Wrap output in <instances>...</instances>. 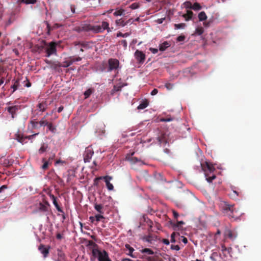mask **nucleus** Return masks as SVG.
Instances as JSON below:
<instances>
[{"instance_id": "obj_1", "label": "nucleus", "mask_w": 261, "mask_h": 261, "mask_svg": "<svg viewBox=\"0 0 261 261\" xmlns=\"http://www.w3.org/2000/svg\"><path fill=\"white\" fill-rule=\"evenodd\" d=\"M82 29L85 32L91 31L94 33H100L103 32L105 30H107L108 32H111L109 28V24L106 21H102L101 25H92L90 24H85Z\"/></svg>"}, {"instance_id": "obj_2", "label": "nucleus", "mask_w": 261, "mask_h": 261, "mask_svg": "<svg viewBox=\"0 0 261 261\" xmlns=\"http://www.w3.org/2000/svg\"><path fill=\"white\" fill-rule=\"evenodd\" d=\"M202 169L204 172L206 179L208 182H212L216 178V175L213 173L215 168L213 165L208 162H205L201 164Z\"/></svg>"}, {"instance_id": "obj_3", "label": "nucleus", "mask_w": 261, "mask_h": 261, "mask_svg": "<svg viewBox=\"0 0 261 261\" xmlns=\"http://www.w3.org/2000/svg\"><path fill=\"white\" fill-rule=\"evenodd\" d=\"M119 61L116 59L111 58L108 60V71L117 70L119 67Z\"/></svg>"}, {"instance_id": "obj_4", "label": "nucleus", "mask_w": 261, "mask_h": 261, "mask_svg": "<svg viewBox=\"0 0 261 261\" xmlns=\"http://www.w3.org/2000/svg\"><path fill=\"white\" fill-rule=\"evenodd\" d=\"M57 43L55 42H51L46 45V56L49 57L50 55L56 54Z\"/></svg>"}, {"instance_id": "obj_5", "label": "nucleus", "mask_w": 261, "mask_h": 261, "mask_svg": "<svg viewBox=\"0 0 261 261\" xmlns=\"http://www.w3.org/2000/svg\"><path fill=\"white\" fill-rule=\"evenodd\" d=\"M103 179L106 185V187L109 191H112L114 190V186L110 182V180L112 179V177L108 175L105 176H100L95 179V181L99 179Z\"/></svg>"}, {"instance_id": "obj_6", "label": "nucleus", "mask_w": 261, "mask_h": 261, "mask_svg": "<svg viewBox=\"0 0 261 261\" xmlns=\"http://www.w3.org/2000/svg\"><path fill=\"white\" fill-rule=\"evenodd\" d=\"M38 133H36L30 136L24 137L23 135L20 134L16 135L15 139L19 142L23 143L25 139H31L35 136L37 135Z\"/></svg>"}, {"instance_id": "obj_7", "label": "nucleus", "mask_w": 261, "mask_h": 261, "mask_svg": "<svg viewBox=\"0 0 261 261\" xmlns=\"http://www.w3.org/2000/svg\"><path fill=\"white\" fill-rule=\"evenodd\" d=\"M98 261H112L109 256L108 253L105 250L100 253L98 256Z\"/></svg>"}, {"instance_id": "obj_8", "label": "nucleus", "mask_w": 261, "mask_h": 261, "mask_svg": "<svg viewBox=\"0 0 261 261\" xmlns=\"http://www.w3.org/2000/svg\"><path fill=\"white\" fill-rule=\"evenodd\" d=\"M135 57L139 63H143L145 59V55L142 51L137 50L135 53Z\"/></svg>"}, {"instance_id": "obj_9", "label": "nucleus", "mask_w": 261, "mask_h": 261, "mask_svg": "<svg viewBox=\"0 0 261 261\" xmlns=\"http://www.w3.org/2000/svg\"><path fill=\"white\" fill-rule=\"evenodd\" d=\"M233 205L228 204L226 202H224L222 207L223 213L226 215H228L229 212L232 213V211L234 209Z\"/></svg>"}, {"instance_id": "obj_10", "label": "nucleus", "mask_w": 261, "mask_h": 261, "mask_svg": "<svg viewBox=\"0 0 261 261\" xmlns=\"http://www.w3.org/2000/svg\"><path fill=\"white\" fill-rule=\"evenodd\" d=\"M50 247L48 246L46 247L43 244H40L38 247L40 252L43 254L44 257H46L49 254V250Z\"/></svg>"}, {"instance_id": "obj_11", "label": "nucleus", "mask_w": 261, "mask_h": 261, "mask_svg": "<svg viewBox=\"0 0 261 261\" xmlns=\"http://www.w3.org/2000/svg\"><path fill=\"white\" fill-rule=\"evenodd\" d=\"M19 106H13L7 108L8 112L11 115L12 118H14L17 111L18 110Z\"/></svg>"}, {"instance_id": "obj_12", "label": "nucleus", "mask_w": 261, "mask_h": 261, "mask_svg": "<svg viewBox=\"0 0 261 261\" xmlns=\"http://www.w3.org/2000/svg\"><path fill=\"white\" fill-rule=\"evenodd\" d=\"M93 153H94V152L92 150H91L90 149H87L85 151V153L84 154V162H89Z\"/></svg>"}, {"instance_id": "obj_13", "label": "nucleus", "mask_w": 261, "mask_h": 261, "mask_svg": "<svg viewBox=\"0 0 261 261\" xmlns=\"http://www.w3.org/2000/svg\"><path fill=\"white\" fill-rule=\"evenodd\" d=\"M50 198L51 200H53V202L58 212L61 213H64L63 210L62 208L59 206L57 201V198L54 195H50Z\"/></svg>"}, {"instance_id": "obj_14", "label": "nucleus", "mask_w": 261, "mask_h": 261, "mask_svg": "<svg viewBox=\"0 0 261 261\" xmlns=\"http://www.w3.org/2000/svg\"><path fill=\"white\" fill-rule=\"evenodd\" d=\"M125 249L128 251V253H126V254L127 255H129V256H131L133 258H136V256L133 253V252L135 250L134 249L133 247H132L128 244H126L125 245Z\"/></svg>"}, {"instance_id": "obj_15", "label": "nucleus", "mask_w": 261, "mask_h": 261, "mask_svg": "<svg viewBox=\"0 0 261 261\" xmlns=\"http://www.w3.org/2000/svg\"><path fill=\"white\" fill-rule=\"evenodd\" d=\"M125 85L124 84H122L121 83H118V84L114 85L113 89L111 91V94H113L115 92L120 91L121 90L122 87H123Z\"/></svg>"}, {"instance_id": "obj_16", "label": "nucleus", "mask_w": 261, "mask_h": 261, "mask_svg": "<svg viewBox=\"0 0 261 261\" xmlns=\"http://www.w3.org/2000/svg\"><path fill=\"white\" fill-rule=\"evenodd\" d=\"M230 218L234 219L235 220L239 219L240 215L237 214V210L234 208L232 211V213L229 212L227 215Z\"/></svg>"}, {"instance_id": "obj_17", "label": "nucleus", "mask_w": 261, "mask_h": 261, "mask_svg": "<svg viewBox=\"0 0 261 261\" xmlns=\"http://www.w3.org/2000/svg\"><path fill=\"white\" fill-rule=\"evenodd\" d=\"M193 15V13L191 10H187L186 14H184L182 17H184L186 21H188L192 19Z\"/></svg>"}, {"instance_id": "obj_18", "label": "nucleus", "mask_w": 261, "mask_h": 261, "mask_svg": "<svg viewBox=\"0 0 261 261\" xmlns=\"http://www.w3.org/2000/svg\"><path fill=\"white\" fill-rule=\"evenodd\" d=\"M38 209L42 212L48 213L49 212V208H48V206L43 203H39Z\"/></svg>"}, {"instance_id": "obj_19", "label": "nucleus", "mask_w": 261, "mask_h": 261, "mask_svg": "<svg viewBox=\"0 0 261 261\" xmlns=\"http://www.w3.org/2000/svg\"><path fill=\"white\" fill-rule=\"evenodd\" d=\"M225 235L231 240H234L237 237V234L233 232L231 230L228 229L225 231Z\"/></svg>"}, {"instance_id": "obj_20", "label": "nucleus", "mask_w": 261, "mask_h": 261, "mask_svg": "<svg viewBox=\"0 0 261 261\" xmlns=\"http://www.w3.org/2000/svg\"><path fill=\"white\" fill-rule=\"evenodd\" d=\"M170 46V43L168 41H165L159 45V49L160 51H165L168 47Z\"/></svg>"}, {"instance_id": "obj_21", "label": "nucleus", "mask_w": 261, "mask_h": 261, "mask_svg": "<svg viewBox=\"0 0 261 261\" xmlns=\"http://www.w3.org/2000/svg\"><path fill=\"white\" fill-rule=\"evenodd\" d=\"M158 140L160 144H166L167 142L166 136L164 134H162L159 136Z\"/></svg>"}, {"instance_id": "obj_22", "label": "nucleus", "mask_w": 261, "mask_h": 261, "mask_svg": "<svg viewBox=\"0 0 261 261\" xmlns=\"http://www.w3.org/2000/svg\"><path fill=\"white\" fill-rule=\"evenodd\" d=\"M37 107L40 111L44 112L47 108V103L46 101H42L38 105Z\"/></svg>"}, {"instance_id": "obj_23", "label": "nucleus", "mask_w": 261, "mask_h": 261, "mask_svg": "<svg viewBox=\"0 0 261 261\" xmlns=\"http://www.w3.org/2000/svg\"><path fill=\"white\" fill-rule=\"evenodd\" d=\"M73 63V61H66L63 62L62 64L59 65V67L66 68L71 65Z\"/></svg>"}, {"instance_id": "obj_24", "label": "nucleus", "mask_w": 261, "mask_h": 261, "mask_svg": "<svg viewBox=\"0 0 261 261\" xmlns=\"http://www.w3.org/2000/svg\"><path fill=\"white\" fill-rule=\"evenodd\" d=\"M198 17L200 21L205 20L207 19V16L204 11H202L198 14Z\"/></svg>"}, {"instance_id": "obj_25", "label": "nucleus", "mask_w": 261, "mask_h": 261, "mask_svg": "<svg viewBox=\"0 0 261 261\" xmlns=\"http://www.w3.org/2000/svg\"><path fill=\"white\" fill-rule=\"evenodd\" d=\"M94 91V90L93 88H89L86 90L84 93L85 99L88 98Z\"/></svg>"}, {"instance_id": "obj_26", "label": "nucleus", "mask_w": 261, "mask_h": 261, "mask_svg": "<svg viewBox=\"0 0 261 261\" xmlns=\"http://www.w3.org/2000/svg\"><path fill=\"white\" fill-rule=\"evenodd\" d=\"M148 103L147 100L143 101L138 106L137 108L139 110L144 109L148 106Z\"/></svg>"}, {"instance_id": "obj_27", "label": "nucleus", "mask_w": 261, "mask_h": 261, "mask_svg": "<svg viewBox=\"0 0 261 261\" xmlns=\"http://www.w3.org/2000/svg\"><path fill=\"white\" fill-rule=\"evenodd\" d=\"M187 25L185 23H175L174 24V29L175 30L177 29H184L186 27Z\"/></svg>"}, {"instance_id": "obj_28", "label": "nucleus", "mask_w": 261, "mask_h": 261, "mask_svg": "<svg viewBox=\"0 0 261 261\" xmlns=\"http://www.w3.org/2000/svg\"><path fill=\"white\" fill-rule=\"evenodd\" d=\"M140 252L142 253H147L149 255H153L154 253L151 249L147 248L141 250Z\"/></svg>"}, {"instance_id": "obj_29", "label": "nucleus", "mask_w": 261, "mask_h": 261, "mask_svg": "<svg viewBox=\"0 0 261 261\" xmlns=\"http://www.w3.org/2000/svg\"><path fill=\"white\" fill-rule=\"evenodd\" d=\"M184 224L185 222L182 221H177L176 223L171 222V224L174 229H175V228L179 227L181 226V225Z\"/></svg>"}, {"instance_id": "obj_30", "label": "nucleus", "mask_w": 261, "mask_h": 261, "mask_svg": "<svg viewBox=\"0 0 261 261\" xmlns=\"http://www.w3.org/2000/svg\"><path fill=\"white\" fill-rule=\"evenodd\" d=\"M94 208L100 214L103 213V212L102 211L103 206L101 204H95Z\"/></svg>"}, {"instance_id": "obj_31", "label": "nucleus", "mask_w": 261, "mask_h": 261, "mask_svg": "<svg viewBox=\"0 0 261 261\" xmlns=\"http://www.w3.org/2000/svg\"><path fill=\"white\" fill-rule=\"evenodd\" d=\"M124 10L123 9H117L114 13V15L115 16H121L123 15Z\"/></svg>"}, {"instance_id": "obj_32", "label": "nucleus", "mask_w": 261, "mask_h": 261, "mask_svg": "<svg viewBox=\"0 0 261 261\" xmlns=\"http://www.w3.org/2000/svg\"><path fill=\"white\" fill-rule=\"evenodd\" d=\"M128 160L133 164L137 163L138 162H141V160L140 159H139L137 157L135 156H130Z\"/></svg>"}, {"instance_id": "obj_33", "label": "nucleus", "mask_w": 261, "mask_h": 261, "mask_svg": "<svg viewBox=\"0 0 261 261\" xmlns=\"http://www.w3.org/2000/svg\"><path fill=\"white\" fill-rule=\"evenodd\" d=\"M30 123L32 125V129L38 128L40 127L39 126V123L38 121H35L34 120H32L30 122Z\"/></svg>"}, {"instance_id": "obj_34", "label": "nucleus", "mask_w": 261, "mask_h": 261, "mask_svg": "<svg viewBox=\"0 0 261 261\" xmlns=\"http://www.w3.org/2000/svg\"><path fill=\"white\" fill-rule=\"evenodd\" d=\"M116 23L117 25L121 27H124L127 24V23L124 22V20L121 18L116 20Z\"/></svg>"}, {"instance_id": "obj_35", "label": "nucleus", "mask_w": 261, "mask_h": 261, "mask_svg": "<svg viewBox=\"0 0 261 261\" xmlns=\"http://www.w3.org/2000/svg\"><path fill=\"white\" fill-rule=\"evenodd\" d=\"M201 8L202 7L197 2L194 3L192 6V9L195 11L199 10L201 9Z\"/></svg>"}, {"instance_id": "obj_36", "label": "nucleus", "mask_w": 261, "mask_h": 261, "mask_svg": "<svg viewBox=\"0 0 261 261\" xmlns=\"http://www.w3.org/2000/svg\"><path fill=\"white\" fill-rule=\"evenodd\" d=\"M47 147V145L45 144H42L41 147L39 149V153L41 154L44 152L46 150Z\"/></svg>"}, {"instance_id": "obj_37", "label": "nucleus", "mask_w": 261, "mask_h": 261, "mask_svg": "<svg viewBox=\"0 0 261 261\" xmlns=\"http://www.w3.org/2000/svg\"><path fill=\"white\" fill-rule=\"evenodd\" d=\"M57 251L58 257H60L61 259L64 260L65 259V254L61 250L58 249Z\"/></svg>"}, {"instance_id": "obj_38", "label": "nucleus", "mask_w": 261, "mask_h": 261, "mask_svg": "<svg viewBox=\"0 0 261 261\" xmlns=\"http://www.w3.org/2000/svg\"><path fill=\"white\" fill-rule=\"evenodd\" d=\"M42 162H43V164L42 166V169L43 170L47 169L48 167V164H49L48 162L46 161L44 158H43L42 159Z\"/></svg>"}, {"instance_id": "obj_39", "label": "nucleus", "mask_w": 261, "mask_h": 261, "mask_svg": "<svg viewBox=\"0 0 261 261\" xmlns=\"http://www.w3.org/2000/svg\"><path fill=\"white\" fill-rule=\"evenodd\" d=\"M204 30L202 27H198L196 29L195 33L198 35H200L203 34Z\"/></svg>"}, {"instance_id": "obj_40", "label": "nucleus", "mask_w": 261, "mask_h": 261, "mask_svg": "<svg viewBox=\"0 0 261 261\" xmlns=\"http://www.w3.org/2000/svg\"><path fill=\"white\" fill-rule=\"evenodd\" d=\"M19 82L18 81H16L14 84L11 86V88L13 89V92H14L15 91H16L17 88H18V87L19 86Z\"/></svg>"}, {"instance_id": "obj_41", "label": "nucleus", "mask_w": 261, "mask_h": 261, "mask_svg": "<svg viewBox=\"0 0 261 261\" xmlns=\"http://www.w3.org/2000/svg\"><path fill=\"white\" fill-rule=\"evenodd\" d=\"M184 5L185 8L186 9H192V3L189 1H187L184 3Z\"/></svg>"}, {"instance_id": "obj_42", "label": "nucleus", "mask_w": 261, "mask_h": 261, "mask_svg": "<svg viewBox=\"0 0 261 261\" xmlns=\"http://www.w3.org/2000/svg\"><path fill=\"white\" fill-rule=\"evenodd\" d=\"M101 252L102 251H101L100 250H99L98 249L94 248L92 249V254L93 256H96L97 255L98 256L99 255L100 253H101Z\"/></svg>"}, {"instance_id": "obj_43", "label": "nucleus", "mask_w": 261, "mask_h": 261, "mask_svg": "<svg viewBox=\"0 0 261 261\" xmlns=\"http://www.w3.org/2000/svg\"><path fill=\"white\" fill-rule=\"evenodd\" d=\"M39 123V126H46L48 124V122L45 120L44 118H43L42 120H41L40 121L38 122Z\"/></svg>"}, {"instance_id": "obj_44", "label": "nucleus", "mask_w": 261, "mask_h": 261, "mask_svg": "<svg viewBox=\"0 0 261 261\" xmlns=\"http://www.w3.org/2000/svg\"><path fill=\"white\" fill-rule=\"evenodd\" d=\"M165 87L168 90H172L174 87V85L171 83H167L165 84Z\"/></svg>"}, {"instance_id": "obj_45", "label": "nucleus", "mask_w": 261, "mask_h": 261, "mask_svg": "<svg viewBox=\"0 0 261 261\" xmlns=\"http://www.w3.org/2000/svg\"><path fill=\"white\" fill-rule=\"evenodd\" d=\"M48 127V129L53 132V133H55V130H56V128L55 127H54L52 125V124L51 123H48V124L46 125Z\"/></svg>"}, {"instance_id": "obj_46", "label": "nucleus", "mask_w": 261, "mask_h": 261, "mask_svg": "<svg viewBox=\"0 0 261 261\" xmlns=\"http://www.w3.org/2000/svg\"><path fill=\"white\" fill-rule=\"evenodd\" d=\"M82 47L85 48H90L91 47L90 46L89 42H83L81 44Z\"/></svg>"}, {"instance_id": "obj_47", "label": "nucleus", "mask_w": 261, "mask_h": 261, "mask_svg": "<svg viewBox=\"0 0 261 261\" xmlns=\"http://www.w3.org/2000/svg\"><path fill=\"white\" fill-rule=\"evenodd\" d=\"M129 35V34L128 33H126L124 34L122 33L121 32H119L117 34V37H126Z\"/></svg>"}, {"instance_id": "obj_48", "label": "nucleus", "mask_w": 261, "mask_h": 261, "mask_svg": "<svg viewBox=\"0 0 261 261\" xmlns=\"http://www.w3.org/2000/svg\"><path fill=\"white\" fill-rule=\"evenodd\" d=\"M22 2L26 4H35L36 3L37 0H22Z\"/></svg>"}, {"instance_id": "obj_49", "label": "nucleus", "mask_w": 261, "mask_h": 261, "mask_svg": "<svg viewBox=\"0 0 261 261\" xmlns=\"http://www.w3.org/2000/svg\"><path fill=\"white\" fill-rule=\"evenodd\" d=\"M129 7L133 10L139 8V4L134 3L132 4Z\"/></svg>"}, {"instance_id": "obj_50", "label": "nucleus", "mask_w": 261, "mask_h": 261, "mask_svg": "<svg viewBox=\"0 0 261 261\" xmlns=\"http://www.w3.org/2000/svg\"><path fill=\"white\" fill-rule=\"evenodd\" d=\"M185 39H186L185 36L180 35L177 38L176 40L178 42H181V41H184L185 40Z\"/></svg>"}, {"instance_id": "obj_51", "label": "nucleus", "mask_w": 261, "mask_h": 261, "mask_svg": "<svg viewBox=\"0 0 261 261\" xmlns=\"http://www.w3.org/2000/svg\"><path fill=\"white\" fill-rule=\"evenodd\" d=\"M70 61H73V62H76V61H81L82 60V58L80 57H76V58H74L73 57H70Z\"/></svg>"}, {"instance_id": "obj_52", "label": "nucleus", "mask_w": 261, "mask_h": 261, "mask_svg": "<svg viewBox=\"0 0 261 261\" xmlns=\"http://www.w3.org/2000/svg\"><path fill=\"white\" fill-rule=\"evenodd\" d=\"M95 218L96 219V221L98 222L101 219H103L104 217H103V216L101 215H95Z\"/></svg>"}, {"instance_id": "obj_53", "label": "nucleus", "mask_w": 261, "mask_h": 261, "mask_svg": "<svg viewBox=\"0 0 261 261\" xmlns=\"http://www.w3.org/2000/svg\"><path fill=\"white\" fill-rule=\"evenodd\" d=\"M172 213L174 219H177L179 217L178 213L175 210H172Z\"/></svg>"}, {"instance_id": "obj_54", "label": "nucleus", "mask_w": 261, "mask_h": 261, "mask_svg": "<svg viewBox=\"0 0 261 261\" xmlns=\"http://www.w3.org/2000/svg\"><path fill=\"white\" fill-rule=\"evenodd\" d=\"M171 249H172V250H179L180 249V247L178 245H171Z\"/></svg>"}, {"instance_id": "obj_55", "label": "nucleus", "mask_w": 261, "mask_h": 261, "mask_svg": "<svg viewBox=\"0 0 261 261\" xmlns=\"http://www.w3.org/2000/svg\"><path fill=\"white\" fill-rule=\"evenodd\" d=\"M121 44L123 46V47L126 48L127 45V41L125 40H122L121 41Z\"/></svg>"}, {"instance_id": "obj_56", "label": "nucleus", "mask_w": 261, "mask_h": 261, "mask_svg": "<svg viewBox=\"0 0 261 261\" xmlns=\"http://www.w3.org/2000/svg\"><path fill=\"white\" fill-rule=\"evenodd\" d=\"M149 50L154 54H156L158 52V49L157 48H154L152 47L149 48Z\"/></svg>"}, {"instance_id": "obj_57", "label": "nucleus", "mask_w": 261, "mask_h": 261, "mask_svg": "<svg viewBox=\"0 0 261 261\" xmlns=\"http://www.w3.org/2000/svg\"><path fill=\"white\" fill-rule=\"evenodd\" d=\"M25 82H27L26 84H25L24 86L27 87H30L31 86V83L30 82V81L28 80L27 78H26ZM25 82V81H24Z\"/></svg>"}, {"instance_id": "obj_58", "label": "nucleus", "mask_w": 261, "mask_h": 261, "mask_svg": "<svg viewBox=\"0 0 261 261\" xmlns=\"http://www.w3.org/2000/svg\"><path fill=\"white\" fill-rule=\"evenodd\" d=\"M175 232H173L171 235V242H175Z\"/></svg>"}, {"instance_id": "obj_59", "label": "nucleus", "mask_w": 261, "mask_h": 261, "mask_svg": "<svg viewBox=\"0 0 261 261\" xmlns=\"http://www.w3.org/2000/svg\"><path fill=\"white\" fill-rule=\"evenodd\" d=\"M158 92V90L157 89H154L151 92V95H156Z\"/></svg>"}, {"instance_id": "obj_60", "label": "nucleus", "mask_w": 261, "mask_h": 261, "mask_svg": "<svg viewBox=\"0 0 261 261\" xmlns=\"http://www.w3.org/2000/svg\"><path fill=\"white\" fill-rule=\"evenodd\" d=\"M162 242L166 245H169L170 242L167 239H163L162 240Z\"/></svg>"}, {"instance_id": "obj_61", "label": "nucleus", "mask_w": 261, "mask_h": 261, "mask_svg": "<svg viewBox=\"0 0 261 261\" xmlns=\"http://www.w3.org/2000/svg\"><path fill=\"white\" fill-rule=\"evenodd\" d=\"M172 120V119L171 118H162L161 119V121H163V122H168V121H170Z\"/></svg>"}, {"instance_id": "obj_62", "label": "nucleus", "mask_w": 261, "mask_h": 261, "mask_svg": "<svg viewBox=\"0 0 261 261\" xmlns=\"http://www.w3.org/2000/svg\"><path fill=\"white\" fill-rule=\"evenodd\" d=\"M146 259L148 260V261H154V258L153 257H151V256H148V257H147L146 258Z\"/></svg>"}, {"instance_id": "obj_63", "label": "nucleus", "mask_w": 261, "mask_h": 261, "mask_svg": "<svg viewBox=\"0 0 261 261\" xmlns=\"http://www.w3.org/2000/svg\"><path fill=\"white\" fill-rule=\"evenodd\" d=\"M7 187L5 185H3L2 186L1 188H0V193L3 191V190H4V189H7Z\"/></svg>"}, {"instance_id": "obj_64", "label": "nucleus", "mask_w": 261, "mask_h": 261, "mask_svg": "<svg viewBox=\"0 0 261 261\" xmlns=\"http://www.w3.org/2000/svg\"><path fill=\"white\" fill-rule=\"evenodd\" d=\"M56 237L57 239L61 240L62 238V236L61 233H59L57 234Z\"/></svg>"}]
</instances>
